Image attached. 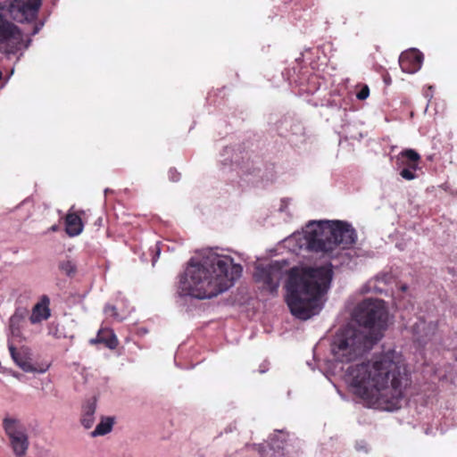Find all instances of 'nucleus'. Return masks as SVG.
Returning <instances> with one entry per match:
<instances>
[{
    "instance_id": "423d86ee",
    "label": "nucleus",
    "mask_w": 457,
    "mask_h": 457,
    "mask_svg": "<svg viewBox=\"0 0 457 457\" xmlns=\"http://www.w3.org/2000/svg\"><path fill=\"white\" fill-rule=\"evenodd\" d=\"M282 274V266L278 262H272L267 265H257L253 279L262 290L274 294L278 291Z\"/></svg>"
},
{
    "instance_id": "a211bd4d",
    "label": "nucleus",
    "mask_w": 457,
    "mask_h": 457,
    "mask_svg": "<svg viewBox=\"0 0 457 457\" xmlns=\"http://www.w3.org/2000/svg\"><path fill=\"white\" fill-rule=\"evenodd\" d=\"M58 268L61 272L70 278L74 277L77 273V265L73 261L70 259L60 261L58 263Z\"/></svg>"
},
{
    "instance_id": "bb28decb",
    "label": "nucleus",
    "mask_w": 457,
    "mask_h": 457,
    "mask_svg": "<svg viewBox=\"0 0 457 457\" xmlns=\"http://www.w3.org/2000/svg\"><path fill=\"white\" fill-rule=\"evenodd\" d=\"M384 81L386 84H389L391 82V78L389 76H386L384 78Z\"/></svg>"
},
{
    "instance_id": "c85d7f7f",
    "label": "nucleus",
    "mask_w": 457,
    "mask_h": 457,
    "mask_svg": "<svg viewBox=\"0 0 457 457\" xmlns=\"http://www.w3.org/2000/svg\"><path fill=\"white\" fill-rule=\"evenodd\" d=\"M407 288H408V287H407L406 285H403V286H402V287H401V289H402L403 291H406V290H407Z\"/></svg>"
},
{
    "instance_id": "39448f33",
    "label": "nucleus",
    "mask_w": 457,
    "mask_h": 457,
    "mask_svg": "<svg viewBox=\"0 0 457 457\" xmlns=\"http://www.w3.org/2000/svg\"><path fill=\"white\" fill-rule=\"evenodd\" d=\"M309 250L331 256L337 247L350 248L357 239L355 229L343 220L310 221L304 230Z\"/></svg>"
},
{
    "instance_id": "1a4fd4ad",
    "label": "nucleus",
    "mask_w": 457,
    "mask_h": 457,
    "mask_svg": "<svg viewBox=\"0 0 457 457\" xmlns=\"http://www.w3.org/2000/svg\"><path fill=\"white\" fill-rule=\"evenodd\" d=\"M42 0H14L12 8L17 9L27 21L36 20Z\"/></svg>"
},
{
    "instance_id": "a878e982",
    "label": "nucleus",
    "mask_w": 457,
    "mask_h": 457,
    "mask_svg": "<svg viewBox=\"0 0 457 457\" xmlns=\"http://www.w3.org/2000/svg\"><path fill=\"white\" fill-rule=\"evenodd\" d=\"M253 447L261 453V455H262V453L264 451V447L261 445H254Z\"/></svg>"
},
{
    "instance_id": "6ab92c4d",
    "label": "nucleus",
    "mask_w": 457,
    "mask_h": 457,
    "mask_svg": "<svg viewBox=\"0 0 457 457\" xmlns=\"http://www.w3.org/2000/svg\"><path fill=\"white\" fill-rule=\"evenodd\" d=\"M12 358L15 361V363L24 371L26 372H34L36 371V369L33 368V366L28 362L27 361H18V353L16 352V349L14 346L11 345L9 347Z\"/></svg>"
},
{
    "instance_id": "4be33fe9",
    "label": "nucleus",
    "mask_w": 457,
    "mask_h": 457,
    "mask_svg": "<svg viewBox=\"0 0 457 457\" xmlns=\"http://www.w3.org/2000/svg\"><path fill=\"white\" fill-rule=\"evenodd\" d=\"M370 96V88L367 85H364L361 87V88L359 90V92L356 94V97L359 100H365Z\"/></svg>"
},
{
    "instance_id": "c756f323",
    "label": "nucleus",
    "mask_w": 457,
    "mask_h": 457,
    "mask_svg": "<svg viewBox=\"0 0 457 457\" xmlns=\"http://www.w3.org/2000/svg\"><path fill=\"white\" fill-rule=\"evenodd\" d=\"M18 361H24L21 356H20V353H18Z\"/></svg>"
},
{
    "instance_id": "b1692460",
    "label": "nucleus",
    "mask_w": 457,
    "mask_h": 457,
    "mask_svg": "<svg viewBox=\"0 0 457 457\" xmlns=\"http://www.w3.org/2000/svg\"><path fill=\"white\" fill-rule=\"evenodd\" d=\"M271 442H270V446L272 449H275V448H278V449H280V448H283V442H281V445H276V443L274 442V438H271L270 439Z\"/></svg>"
},
{
    "instance_id": "cd10ccee",
    "label": "nucleus",
    "mask_w": 457,
    "mask_h": 457,
    "mask_svg": "<svg viewBox=\"0 0 457 457\" xmlns=\"http://www.w3.org/2000/svg\"><path fill=\"white\" fill-rule=\"evenodd\" d=\"M50 230H52V231H57V230H58V226H57V225H53V226L50 228Z\"/></svg>"
},
{
    "instance_id": "9b49d317",
    "label": "nucleus",
    "mask_w": 457,
    "mask_h": 457,
    "mask_svg": "<svg viewBox=\"0 0 457 457\" xmlns=\"http://www.w3.org/2000/svg\"><path fill=\"white\" fill-rule=\"evenodd\" d=\"M50 300L47 295H43L38 303H37L33 309L29 320L32 324L39 323L42 320H47L51 315L49 308Z\"/></svg>"
},
{
    "instance_id": "dca6fc26",
    "label": "nucleus",
    "mask_w": 457,
    "mask_h": 457,
    "mask_svg": "<svg viewBox=\"0 0 457 457\" xmlns=\"http://www.w3.org/2000/svg\"><path fill=\"white\" fill-rule=\"evenodd\" d=\"M3 427L10 439L24 433L19 420L12 418H4Z\"/></svg>"
},
{
    "instance_id": "aec40b11",
    "label": "nucleus",
    "mask_w": 457,
    "mask_h": 457,
    "mask_svg": "<svg viewBox=\"0 0 457 457\" xmlns=\"http://www.w3.org/2000/svg\"><path fill=\"white\" fill-rule=\"evenodd\" d=\"M417 170L418 169L403 168L400 171V175L403 179L406 180H412L417 178V175L415 173Z\"/></svg>"
},
{
    "instance_id": "20e7f679",
    "label": "nucleus",
    "mask_w": 457,
    "mask_h": 457,
    "mask_svg": "<svg viewBox=\"0 0 457 457\" xmlns=\"http://www.w3.org/2000/svg\"><path fill=\"white\" fill-rule=\"evenodd\" d=\"M332 270L324 266L293 267L288 270L286 281V303L292 315L308 320L320 309V300L327 293Z\"/></svg>"
},
{
    "instance_id": "ddd939ff",
    "label": "nucleus",
    "mask_w": 457,
    "mask_h": 457,
    "mask_svg": "<svg viewBox=\"0 0 457 457\" xmlns=\"http://www.w3.org/2000/svg\"><path fill=\"white\" fill-rule=\"evenodd\" d=\"M90 344H103L109 349H115L118 346V339L114 332L110 328H101L96 338L90 340Z\"/></svg>"
},
{
    "instance_id": "f8f14e48",
    "label": "nucleus",
    "mask_w": 457,
    "mask_h": 457,
    "mask_svg": "<svg viewBox=\"0 0 457 457\" xmlns=\"http://www.w3.org/2000/svg\"><path fill=\"white\" fill-rule=\"evenodd\" d=\"M420 155L413 149H404L397 155V164L403 168L418 169Z\"/></svg>"
},
{
    "instance_id": "9d476101",
    "label": "nucleus",
    "mask_w": 457,
    "mask_h": 457,
    "mask_svg": "<svg viewBox=\"0 0 457 457\" xmlns=\"http://www.w3.org/2000/svg\"><path fill=\"white\" fill-rule=\"evenodd\" d=\"M85 214V211L72 212L71 209L65 216V232L70 237H76L81 234L84 228L81 216Z\"/></svg>"
},
{
    "instance_id": "2eb2a0df",
    "label": "nucleus",
    "mask_w": 457,
    "mask_h": 457,
    "mask_svg": "<svg viewBox=\"0 0 457 457\" xmlns=\"http://www.w3.org/2000/svg\"><path fill=\"white\" fill-rule=\"evenodd\" d=\"M10 442L13 453L17 456L21 457L26 454V452L29 447V439L25 432L11 438Z\"/></svg>"
},
{
    "instance_id": "f3484780",
    "label": "nucleus",
    "mask_w": 457,
    "mask_h": 457,
    "mask_svg": "<svg viewBox=\"0 0 457 457\" xmlns=\"http://www.w3.org/2000/svg\"><path fill=\"white\" fill-rule=\"evenodd\" d=\"M114 424V419L112 417L102 418L95 430L91 432V436H104L110 433Z\"/></svg>"
},
{
    "instance_id": "4468645a",
    "label": "nucleus",
    "mask_w": 457,
    "mask_h": 457,
    "mask_svg": "<svg viewBox=\"0 0 457 457\" xmlns=\"http://www.w3.org/2000/svg\"><path fill=\"white\" fill-rule=\"evenodd\" d=\"M96 401L95 398L87 400L82 407L81 424L85 428H90L95 422Z\"/></svg>"
},
{
    "instance_id": "7ed1b4c3",
    "label": "nucleus",
    "mask_w": 457,
    "mask_h": 457,
    "mask_svg": "<svg viewBox=\"0 0 457 457\" xmlns=\"http://www.w3.org/2000/svg\"><path fill=\"white\" fill-rule=\"evenodd\" d=\"M242 272L243 267L228 255L212 253L199 262L192 258L180 279L181 288L195 298H212L231 287Z\"/></svg>"
},
{
    "instance_id": "0eeeda50",
    "label": "nucleus",
    "mask_w": 457,
    "mask_h": 457,
    "mask_svg": "<svg viewBox=\"0 0 457 457\" xmlns=\"http://www.w3.org/2000/svg\"><path fill=\"white\" fill-rule=\"evenodd\" d=\"M0 45L8 53L14 54L23 46V35L13 23L4 20L0 14Z\"/></svg>"
},
{
    "instance_id": "412c9836",
    "label": "nucleus",
    "mask_w": 457,
    "mask_h": 457,
    "mask_svg": "<svg viewBox=\"0 0 457 457\" xmlns=\"http://www.w3.org/2000/svg\"><path fill=\"white\" fill-rule=\"evenodd\" d=\"M104 313L110 317L114 318V319H119L117 308L114 305H112V304L105 305Z\"/></svg>"
},
{
    "instance_id": "f257e3e1",
    "label": "nucleus",
    "mask_w": 457,
    "mask_h": 457,
    "mask_svg": "<svg viewBox=\"0 0 457 457\" xmlns=\"http://www.w3.org/2000/svg\"><path fill=\"white\" fill-rule=\"evenodd\" d=\"M347 376L354 395L370 406L398 410L411 386V376L401 353L389 349L367 361L350 366Z\"/></svg>"
},
{
    "instance_id": "f03ea898",
    "label": "nucleus",
    "mask_w": 457,
    "mask_h": 457,
    "mask_svg": "<svg viewBox=\"0 0 457 457\" xmlns=\"http://www.w3.org/2000/svg\"><path fill=\"white\" fill-rule=\"evenodd\" d=\"M353 319L361 328H341L332 343V353L341 362L362 357L382 339L387 328L388 312L384 301L364 299L354 308Z\"/></svg>"
},
{
    "instance_id": "393cba45",
    "label": "nucleus",
    "mask_w": 457,
    "mask_h": 457,
    "mask_svg": "<svg viewBox=\"0 0 457 457\" xmlns=\"http://www.w3.org/2000/svg\"><path fill=\"white\" fill-rule=\"evenodd\" d=\"M43 26V23L41 24H36L33 29L32 35H36L40 30L41 27Z\"/></svg>"
},
{
    "instance_id": "6e6552de",
    "label": "nucleus",
    "mask_w": 457,
    "mask_h": 457,
    "mask_svg": "<svg viewBox=\"0 0 457 457\" xmlns=\"http://www.w3.org/2000/svg\"><path fill=\"white\" fill-rule=\"evenodd\" d=\"M423 62V54L418 49H410L401 54L399 57V65L405 73H414L418 71Z\"/></svg>"
},
{
    "instance_id": "5701e85b",
    "label": "nucleus",
    "mask_w": 457,
    "mask_h": 457,
    "mask_svg": "<svg viewBox=\"0 0 457 457\" xmlns=\"http://www.w3.org/2000/svg\"><path fill=\"white\" fill-rule=\"evenodd\" d=\"M169 177L171 181L177 182L179 180L180 174L175 169H170Z\"/></svg>"
}]
</instances>
